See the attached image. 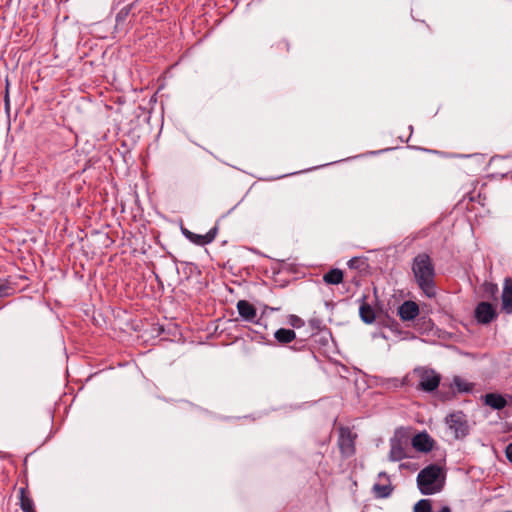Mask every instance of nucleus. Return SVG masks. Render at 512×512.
<instances>
[{
  "label": "nucleus",
  "mask_w": 512,
  "mask_h": 512,
  "mask_svg": "<svg viewBox=\"0 0 512 512\" xmlns=\"http://www.w3.org/2000/svg\"><path fill=\"white\" fill-rule=\"evenodd\" d=\"M483 293L486 298L497 300L498 286L491 282H485L482 285Z\"/></svg>",
  "instance_id": "20"
},
{
  "label": "nucleus",
  "mask_w": 512,
  "mask_h": 512,
  "mask_svg": "<svg viewBox=\"0 0 512 512\" xmlns=\"http://www.w3.org/2000/svg\"><path fill=\"white\" fill-rule=\"evenodd\" d=\"M131 9L132 5H126L122 9H120V11L116 15V28L121 27L125 23L127 17L131 12Z\"/></svg>",
  "instance_id": "21"
},
{
  "label": "nucleus",
  "mask_w": 512,
  "mask_h": 512,
  "mask_svg": "<svg viewBox=\"0 0 512 512\" xmlns=\"http://www.w3.org/2000/svg\"><path fill=\"white\" fill-rule=\"evenodd\" d=\"M366 296L362 297V303L359 308L361 320L366 324H372L375 321L374 309L366 301Z\"/></svg>",
  "instance_id": "14"
},
{
  "label": "nucleus",
  "mask_w": 512,
  "mask_h": 512,
  "mask_svg": "<svg viewBox=\"0 0 512 512\" xmlns=\"http://www.w3.org/2000/svg\"><path fill=\"white\" fill-rule=\"evenodd\" d=\"M434 440L427 432L416 434L412 438V446L420 452H430L433 449Z\"/></svg>",
  "instance_id": "8"
},
{
  "label": "nucleus",
  "mask_w": 512,
  "mask_h": 512,
  "mask_svg": "<svg viewBox=\"0 0 512 512\" xmlns=\"http://www.w3.org/2000/svg\"><path fill=\"white\" fill-rule=\"evenodd\" d=\"M413 512H432V502L430 499H421L413 507Z\"/></svg>",
  "instance_id": "22"
},
{
  "label": "nucleus",
  "mask_w": 512,
  "mask_h": 512,
  "mask_svg": "<svg viewBox=\"0 0 512 512\" xmlns=\"http://www.w3.org/2000/svg\"><path fill=\"white\" fill-rule=\"evenodd\" d=\"M218 234V226L212 227L206 234L190 233V242L198 246H205L213 242Z\"/></svg>",
  "instance_id": "11"
},
{
  "label": "nucleus",
  "mask_w": 512,
  "mask_h": 512,
  "mask_svg": "<svg viewBox=\"0 0 512 512\" xmlns=\"http://www.w3.org/2000/svg\"><path fill=\"white\" fill-rule=\"evenodd\" d=\"M498 317L496 306L482 301L479 302L474 310V318L479 324L488 325Z\"/></svg>",
  "instance_id": "6"
},
{
  "label": "nucleus",
  "mask_w": 512,
  "mask_h": 512,
  "mask_svg": "<svg viewBox=\"0 0 512 512\" xmlns=\"http://www.w3.org/2000/svg\"><path fill=\"white\" fill-rule=\"evenodd\" d=\"M373 493L375 495V497L377 498H387L391 495L392 491H393V487L388 484V485H382V484H379V483H375L373 485Z\"/></svg>",
  "instance_id": "19"
},
{
  "label": "nucleus",
  "mask_w": 512,
  "mask_h": 512,
  "mask_svg": "<svg viewBox=\"0 0 512 512\" xmlns=\"http://www.w3.org/2000/svg\"><path fill=\"white\" fill-rule=\"evenodd\" d=\"M274 337L280 344H288L295 340L296 333L292 329L280 328L275 331Z\"/></svg>",
  "instance_id": "17"
},
{
  "label": "nucleus",
  "mask_w": 512,
  "mask_h": 512,
  "mask_svg": "<svg viewBox=\"0 0 512 512\" xmlns=\"http://www.w3.org/2000/svg\"><path fill=\"white\" fill-rule=\"evenodd\" d=\"M20 507L23 512H34V502L27 495L26 488H20Z\"/></svg>",
  "instance_id": "18"
},
{
  "label": "nucleus",
  "mask_w": 512,
  "mask_h": 512,
  "mask_svg": "<svg viewBox=\"0 0 512 512\" xmlns=\"http://www.w3.org/2000/svg\"><path fill=\"white\" fill-rule=\"evenodd\" d=\"M501 309L506 314H512V278H505L501 296Z\"/></svg>",
  "instance_id": "10"
},
{
  "label": "nucleus",
  "mask_w": 512,
  "mask_h": 512,
  "mask_svg": "<svg viewBox=\"0 0 512 512\" xmlns=\"http://www.w3.org/2000/svg\"><path fill=\"white\" fill-rule=\"evenodd\" d=\"M236 308L243 321L256 322L257 309L252 303L247 300H239Z\"/></svg>",
  "instance_id": "7"
},
{
  "label": "nucleus",
  "mask_w": 512,
  "mask_h": 512,
  "mask_svg": "<svg viewBox=\"0 0 512 512\" xmlns=\"http://www.w3.org/2000/svg\"><path fill=\"white\" fill-rule=\"evenodd\" d=\"M181 232L182 234L188 239L190 240V233H192L190 230H188L187 228H184V227H181Z\"/></svg>",
  "instance_id": "29"
},
{
  "label": "nucleus",
  "mask_w": 512,
  "mask_h": 512,
  "mask_svg": "<svg viewBox=\"0 0 512 512\" xmlns=\"http://www.w3.org/2000/svg\"><path fill=\"white\" fill-rule=\"evenodd\" d=\"M445 423L456 439H463L470 432L467 416L462 411H455L447 415Z\"/></svg>",
  "instance_id": "4"
},
{
  "label": "nucleus",
  "mask_w": 512,
  "mask_h": 512,
  "mask_svg": "<svg viewBox=\"0 0 512 512\" xmlns=\"http://www.w3.org/2000/svg\"><path fill=\"white\" fill-rule=\"evenodd\" d=\"M398 314L403 321H411L418 316L419 306L414 301H404L398 308Z\"/></svg>",
  "instance_id": "9"
},
{
  "label": "nucleus",
  "mask_w": 512,
  "mask_h": 512,
  "mask_svg": "<svg viewBox=\"0 0 512 512\" xmlns=\"http://www.w3.org/2000/svg\"><path fill=\"white\" fill-rule=\"evenodd\" d=\"M278 48H285L286 51L289 50V44L286 42V41H280L278 44H277Z\"/></svg>",
  "instance_id": "30"
},
{
  "label": "nucleus",
  "mask_w": 512,
  "mask_h": 512,
  "mask_svg": "<svg viewBox=\"0 0 512 512\" xmlns=\"http://www.w3.org/2000/svg\"><path fill=\"white\" fill-rule=\"evenodd\" d=\"M347 265L351 269L361 270L362 266L365 265V261L359 257H353L348 261Z\"/></svg>",
  "instance_id": "23"
},
{
  "label": "nucleus",
  "mask_w": 512,
  "mask_h": 512,
  "mask_svg": "<svg viewBox=\"0 0 512 512\" xmlns=\"http://www.w3.org/2000/svg\"><path fill=\"white\" fill-rule=\"evenodd\" d=\"M338 431L339 437L337 444L342 457H352L356 452L355 440L357 438V434L353 433L351 429L346 426H340Z\"/></svg>",
  "instance_id": "5"
},
{
  "label": "nucleus",
  "mask_w": 512,
  "mask_h": 512,
  "mask_svg": "<svg viewBox=\"0 0 512 512\" xmlns=\"http://www.w3.org/2000/svg\"><path fill=\"white\" fill-rule=\"evenodd\" d=\"M344 273L341 269H330L323 275V281L328 285H338L343 282Z\"/></svg>",
  "instance_id": "15"
},
{
  "label": "nucleus",
  "mask_w": 512,
  "mask_h": 512,
  "mask_svg": "<svg viewBox=\"0 0 512 512\" xmlns=\"http://www.w3.org/2000/svg\"><path fill=\"white\" fill-rule=\"evenodd\" d=\"M411 271L418 288L428 298L436 296L435 265L426 252L417 254L411 263Z\"/></svg>",
  "instance_id": "1"
},
{
  "label": "nucleus",
  "mask_w": 512,
  "mask_h": 512,
  "mask_svg": "<svg viewBox=\"0 0 512 512\" xmlns=\"http://www.w3.org/2000/svg\"><path fill=\"white\" fill-rule=\"evenodd\" d=\"M379 476L382 477V476H386V473L385 472H381L379 473Z\"/></svg>",
  "instance_id": "32"
},
{
  "label": "nucleus",
  "mask_w": 512,
  "mask_h": 512,
  "mask_svg": "<svg viewBox=\"0 0 512 512\" xmlns=\"http://www.w3.org/2000/svg\"><path fill=\"white\" fill-rule=\"evenodd\" d=\"M14 288L10 285V282L0 284V297H7L13 294Z\"/></svg>",
  "instance_id": "24"
},
{
  "label": "nucleus",
  "mask_w": 512,
  "mask_h": 512,
  "mask_svg": "<svg viewBox=\"0 0 512 512\" xmlns=\"http://www.w3.org/2000/svg\"><path fill=\"white\" fill-rule=\"evenodd\" d=\"M439 512H451V509L448 506H443Z\"/></svg>",
  "instance_id": "31"
},
{
  "label": "nucleus",
  "mask_w": 512,
  "mask_h": 512,
  "mask_svg": "<svg viewBox=\"0 0 512 512\" xmlns=\"http://www.w3.org/2000/svg\"><path fill=\"white\" fill-rule=\"evenodd\" d=\"M309 324L310 326L314 329V330H319L320 329V326H321V320L319 319H311L309 321Z\"/></svg>",
  "instance_id": "28"
},
{
  "label": "nucleus",
  "mask_w": 512,
  "mask_h": 512,
  "mask_svg": "<svg viewBox=\"0 0 512 512\" xmlns=\"http://www.w3.org/2000/svg\"><path fill=\"white\" fill-rule=\"evenodd\" d=\"M290 323L293 327L299 328L304 325V321L298 316L292 315L290 318Z\"/></svg>",
  "instance_id": "26"
},
{
  "label": "nucleus",
  "mask_w": 512,
  "mask_h": 512,
  "mask_svg": "<svg viewBox=\"0 0 512 512\" xmlns=\"http://www.w3.org/2000/svg\"><path fill=\"white\" fill-rule=\"evenodd\" d=\"M505 455L509 462L512 463V443H509L505 448Z\"/></svg>",
  "instance_id": "27"
},
{
  "label": "nucleus",
  "mask_w": 512,
  "mask_h": 512,
  "mask_svg": "<svg viewBox=\"0 0 512 512\" xmlns=\"http://www.w3.org/2000/svg\"><path fill=\"white\" fill-rule=\"evenodd\" d=\"M390 454L389 457L392 461H400L406 458V451L401 439L394 437L390 441Z\"/></svg>",
  "instance_id": "13"
},
{
  "label": "nucleus",
  "mask_w": 512,
  "mask_h": 512,
  "mask_svg": "<svg viewBox=\"0 0 512 512\" xmlns=\"http://www.w3.org/2000/svg\"><path fill=\"white\" fill-rule=\"evenodd\" d=\"M451 388H454L457 393H470L474 389V384L460 376H454Z\"/></svg>",
  "instance_id": "16"
},
{
  "label": "nucleus",
  "mask_w": 512,
  "mask_h": 512,
  "mask_svg": "<svg viewBox=\"0 0 512 512\" xmlns=\"http://www.w3.org/2000/svg\"><path fill=\"white\" fill-rule=\"evenodd\" d=\"M414 373L419 377L418 390L431 393L439 387L441 376L434 369L418 367Z\"/></svg>",
  "instance_id": "3"
},
{
  "label": "nucleus",
  "mask_w": 512,
  "mask_h": 512,
  "mask_svg": "<svg viewBox=\"0 0 512 512\" xmlns=\"http://www.w3.org/2000/svg\"><path fill=\"white\" fill-rule=\"evenodd\" d=\"M445 484V476L437 464H430L417 475V486L421 494L433 495L440 492Z\"/></svg>",
  "instance_id": "2"
},
{
  "label": "nucleus",
  "mask_w": 512,
  "mask_h": 512,
  "mask_svg": "<svg viewBox=\"0 0 512 512\" xmlns=\"http://www.w3.org/2000/svg\"><path fill=\"white\" fill-rule=\"evenodd\" d=\"M4 106H5V110L7 112H9V110H10V98H9V83L8 82L6 84V89H5Z\"/></svg>",
  "instance_id": "25"
},
{
  "label": "nucleus",
  "mask_w": 512,
  "mask_h": 512,
  "mask_svg": "<svg viewBox=\"0 0 512 512\" xmlns=\"http://www.w3.org/2000/svg\"><path fill=\"white\" fill-rule=\"evenodd\" d=\"M507 403L506 398L499 393H487L484 396V404L494 410H502Z\"/></svg>",
  "instance_id": "12"
}]
</instances>
